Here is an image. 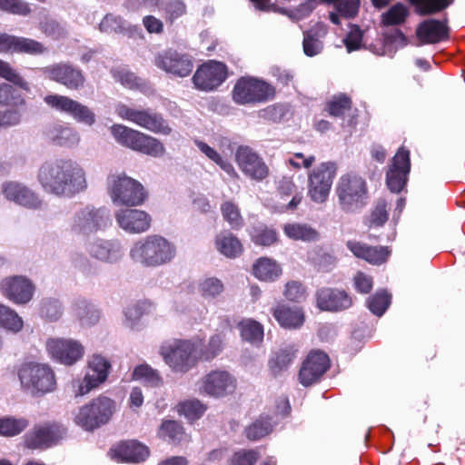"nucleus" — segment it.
<instances>
[{
  "label": "nucleus",
  "instance_id": "44",
  "mask_svg": "<svg viewBox=\"0 0 465 465\" xmlns=\"http://www.w3.org/2000/svg\"><path fill=\"white\" fill-rule=\"evenodd\" d=\"M415 9L416 14L421 16L438 14L450 5L454 0H407Z\"/></svg>",
  "mask_w": 465,
  "mask_h": 465
},
{
  "label": "nucleus",
  "instance_id": "59",
  "mask_svg": "<svg viewBox=\"0 0 465 465\" xmlns=\"http://www.w3.org/2000/svg\"><path fill=\"white\" fill-rule=\"evenodd\" d=\"M322 3L334 5L340 15L353 18L359 13L360 0H320Z\"/></svg>",
  "mask_w": 465,
  "mask_h": 465
},
{
  "label": "nucleus",
  "instance_id": "11",
  "mask_svg": "<svg viewBox=\"0 0 465 465\" xmlns=\"http://www.w3.org/2000/svg\"><path fill=\"white\" fill-rule=\"evenodd\" d=\"M336 172L335 163L325 162L309 173L308 194L312 202L322 203L328 199Z\"/></svg>",
  "mask_w": 465,
  "mask_h": 465
},
{
  "label": "nucleus",
  "instance_id": "6",
  "mask_svg": "<svg viewBox=\"0 0 465 465\" xmlns=\"http://www.w3.org/2000/svg\"><path fill=\"white\" fill-rule=\"evenodd\" d=\"M115 410V401L104 394H100L79 408L74 421L85 431H94L107 424Z\"/></svg>",
  "mask_w": 465,
  "mask_h": 465
},
{
  "label": "nucleus",
  "instance_id": "45",
  "mask_svg": "<svg viewBox=\"0 0 465 465\" xmlns=\"http://www.w3.org/2000/svg\"><path fill=\"white\" fill-rule=\"evenodd\" d=\"M242 340L251 343H258L263 340L262 325L252 319H243L237 325Z\"/></svg>",
  "mask_w": 465,
  "mask_h": 465
},
{
  "label": "nucleus",
  "instance_id": "30",
  "mask_svg": "<svg viewBox=\"0 0 465 465\" xmlns=\"http://www.w3.org/2000/svg\"><path fill=\"white\" fill-rule=\"evenodd\" d=\"M119 226L130 233H142L151 226V216L144 211L138 209H124L115 213Z\"/></svg>",
  "mask_w": 465,
  "mask_h": 465
},
{
  "label": "nucleus",
  "instance_id": "13",
  "mask_svg": "<svg viewBox=\"0 0 465 465\" xmlns=\"http://www.w3.org/2000/svg\"><path fill=\"white\" fill-rule=\"evenodd\" d=\"M228 77L227 65L216 60H209L198 66L193 75L196 89L212 92L217 89Z\"/></svg>",
  "mask_w": 465,
  "mask_h": 465
},
{
  "label": "nucleus",
  "instance_id": "7",
  "mask_svg": "<svg viewBox=\"0 0 465 465\" xmlns=\"http://www.w3.org/2000/svg\"><path fill=\"white\" fill-rule=\"evenodd\" d=\"M107 190L114 203L128 207L140 206L148 197L143 185L124 173L108 176Z\"/></svg>",
  "mask_w": 465,
  "mask_h": 465
},
{
  "label": "nucleus",
  "instance_id": "51",
  "mask_svg": "<svg viewBox=\"0 0 465 465\" xmlns=\"http://www.w3.org/2000/svg\"><path fill=\"white\" fill-rule=\"evenodd\" d=\"M351 106V97L345 94H339L326 103L325 109L331 116L341 117L350 111Z\"/></svg>",
  "mask_w": 465,
  "mask_h": 465
},
{
  "label": "nucleus",
  "instance_id": "5",
  "mask_svg": "<svg viewBox=\"0 0 465 465\" xmlns=\"http://www.w3.org/2000/svg\"><path fill=\"white\" fill-rule=\"evenodd\" d=\"M110 131L119 144L134 152L154 158L162 157L165 153V147L159 139L139 130L115 124L111 126Z\"/></svg>",
  "mask_w": 465,
  "mask_h": 465
},
{
  "label": "nucleus",
  "instance_id": "50",
  "mask_svg": "<svg viewBox=\"0 0 465 465\" xmlns=\"http://www.w3.org/2000/svg\"><path fill=\"white\" fill-rule=\"evenodd\" d=\"M184 434L183 425L179 421L173 420H163L158 430L160 438L168 439V440L173 443L181 442Z\"/></svg>",
  "mask_w": 465,
  "mask_h": 465
},
{
  "label": "nucleus",
  "instance_id": "35",
  "mask_svg": "<svg viewBox=\"0 0 465 465\" xmlns=\"http://www.w3.org/2000/svg\"><path fill=\"white\" fill-rule=\"evenodd\" d=\"M252 272L260 281L274 282L281 276L282 270L276 261L261 257L252 264Z\"/></svg>",
  "mask_w": 465,
  "mask_h": 465
},
{
  "label": "nucleus",
  "instance_id": "41",
  "mask_svg": "<svg viewBox=\"0 0 465 465\" xmlns=\"http://www.w3.org/2000/svg\"><path fill=\"white\" fill-rule=\"evenodd\" d=\"M51 141L59 146H74L80 141L78 133L71 126L57 125L48 132Z\"/></svg>",
  "mask_w": 465,
  "mask_h": 465
},
{
  "label": "nucleus",
  "instance_id": "46",
  "mask_svg": "<svg viewBox=\"0 0 465 465\" xmlns=\"http://www.w3.org/2000/svg\"><path fill=\"white\" fill-rule=\"evenodd\" d=\"M198 149L211 161L215 163L222 170L228 173L231 177H237L238 174L232 164L224 159L214 148L211 147L204 142L196 141Z\"/></svg>",
  "mask_w": 465,
  "mask_h": 465
},
{
  "label": "nucleus",
  "instance_id": "3",
  "mask_svg": "<svg viewBox=\"0 0 465 465\" xmlns=\"http://www.w3.org/2000/svg\"><path fill=\"white\" fill-rule=\"evenodd\" d=\"M21 389L33 397H43L56 389V376L47 363L25 361L17 369Z\"/></svg>",
  "mask_w": 465,
  "mask_h": 465
},
{
  "label": "nucleus",
  "instance_id": "17",
  "mask_svg": "<svg viewBox=\"0 0 465 465\" xmlns=\"http://www.w3.org/2000/svg\"><path fill=\"white\" fill-rule=\"evenodd\" d=\"M45 77L65 86L69 90H80L84 86V72L71 63H56L42 68Z\"/></svg>",
  "mask_w": 465,
  "mask_h": 465
},
{
  "label": "nucleus",
  "instance_id": "19",
  "mask_svg": "<svg viewBox=\"0 0 465 465\" xmlns=\"http://www.w3.org/2000/svg\"><path fill=\"white\" fill-rule=\"evenodd\" d=\"M46 349L56 361L71 366L81 360L84 354V346L72 339L51 338L46 341Z\"/></svg>",
  "mask_w": 465,
  "mask_h": 465
},
{
  "label": "nucleus",
  "instance_id": "26",
  "mask_svg": "<svg viewBox=\"0 0 465 465\" xmlns=\"http://www.w3.org/2000/svg\"><path fill=\"white\" fill-rule=\"evenodd\" d=\"M109 454L117 462L140 463L149 457L150 450L136 440H128L113 446Z\"/></svg>",
  "mask_w": 465,
  "mask_h": 465
},
{
  "label": "nucleus",
  "instance_id": "16",
  "mask_svg": "<svg viewBox=\"0 0 465 465\" xmlns=\"http://www.w3.org/2000/svg\"><path fill=\"white\" fill-rule=\"evenodd\" d=\"M45 103L51 108L71 115L75 121L86 125L95 123L94 113L86 105L66 95L48 94L44 98Z\"/></svg>",
  "mask_w": 465,
  "mask_h": 465
},
{
  "label": "nucleus",
  "instance_id": "40",
  "mask_svg": "<svg viewBox=\"0 0 465 465\" xmlns=\"http://www.w3.org/2000/svg\"><path fill=\"white\" fill-rule=\"evenodd\" d=\"M277 193L282 200L292 196L291 201L284 206L286 211L292 212L296 210L303 199L302 193L298 190L294 182L289 178H283L280 181Z\"/></svg>",
  "mask_w": 465,
  "mask_h": 465
},
{
  "label": "nucleus",
  "instance_id": "14",
  "mask_svg": "<svg viewBox=\"0 0 465 465\" xmlns=\"http://www.w3.org/2000/svg\"><path fill=\"white\" fill-rule=\"evenodd\" d=\"M154 64L174 77H187L193 69L192 55L175 49H166L159 53L154 59Z\"/></svg>",
  "mask_w": 465,
  "mask_h": 465
},
{
  "label": "nucleus",
  "instance_id": "29",
  "mask_svg": "<svg viewBox=\"0 0 465 465\" xmlns=\"http://www.w3.org/2000/svg\"><path fill=\"white\" fill-rule=\"evenodd\" d=\"M416 36L422 45H434L450 38V28L447 19H427L419 24L416 29Z\"/></svg>",
  "mask_w": 465,
  "mask_h": 465
},
{
  "label": "nucleus",
  "instance_id": "25",
  "mask_svg": "<svg viewBox=\"0 0 465 465\" xmlns=\"http://www.w3.org/2000/svg\"><path fill=\"white\" fill-rule=\"evenodd\" d=\"M89 371L84 375L78 389V395H85L106 381L111 363L104 357L94 354L88 361Z\"/></svg>",
  "mask_w": 465,
  "mask_h": 465
},
{
  "label": "nucleus",
  "instance_id": "12",
  "mask_svg": "<svg viewBox=\"0 0 465 465\" xmlns=\"http://www.w3.org/2000/svg\"><path fill=\"white\" fill-rule=\"evenodd\" d=\"M411 166V153L406 147L401 146L391 158L386 171V184L391 193H399L404 189Z\"/></svg>",
  "mask_w": 465,
  "mask_h": 465
},
{
  "label": "nucleus",
  "instance_id": "62",
  "mask_svg": "<svg viewBox=\"0 0 465 465\" xmlns=\"http://www.w3.org/2000/svg\"><path fill=\"white\" fill-rule=\"evenodd\" d=\"M223 219L232 229H239L243 223L239 207L232 201H226L221 205Z\"/></svg>",
  "mask_w": 465,
  "mask_h": 465
},
{
  "label": "nucleus",
  "instance_id": "42",
  "mask_svg": "<svg viewBox=\"0 0 465 465\" xmlns=\"http://www.w3.org/2000/svg\"><path fill=\"white\" fill-rule=\"evenodd\" d=\"M74 312L82 326H92L101 318V312L92 303L85 300H79L74 305Z\"/></svg>",
  "mask_w": 465,
  "mask_h": 465
},
{
  "label": "nucleus",
  "instance_id": "39",
  "mask_svg": "<svg viewBox=\"0 0 465 465\" xmlns=\"http://www.w3.org/2000/svg\"><path fill=\"white\" fill-rule=\"evenodd\" d=\"M283 232L287 237L294 241L316 242L320 238L319 232L307 223H286Z\"/></svg>",
  "mask_w": 465,
  "mask_h": 465
},
{
  "label": "nucleus",
  "instance_id": "60",
  "mask_svg": "<svg viewBox=\"0 0 465 465\" xmlns=\"http://www.w3.org/2000/svg\"><path fill=\"white\" fill-rule=\"evenodd\" d=\"M391 303V296L385 291H379L367 300L369 310L377 316H381Z\"/></svg>",
  "mask_w": 465,
  "mask_h": 465
},
{
  "label": "nucleus",
  "instance_id": "18",
  "mask_svg": "<svg viewBox=\"0 0 465 465\" xmlns=\"http://www.w3.org/2000/svg\"><path fill=\"white\" fill-rule=\"evenodd\" d=\"M235 162L248 178L262 182L269 176L270 170L264 160L251 147L241 145L235 153Z\"/></svg>",
  "mask_w": 465,
  "mask_h": 465
},
{
  "label": "nucleus",
  "instance_id": "21",
  "mask_svg": "<svg viewBox=\"0 0 465 465\" xmlns=\"http://www.w3.org/2000/svg\"><path fill=\"white\" fill-rule=\"evenodd\" d=\"M331 365L329 356L322 351H312L299 371V381L305 387L319 381Z\"/></svg>",
  "mask_w": 465,
  "mask_h": 465
},
{
  "label": "nucleus",
  "instance_id": "27",
  "mask_svg": "<svg viewBox=\"0 0 465 465\" xmlns=\"http://www.w3.org/2000/svg\"><path fill=\"white\" fill-rule=\"evenodd\" d=\"M5 198L29 209H40L43 202L34 191L18 182H5L2 185Z\"/></svg>",
  "mask_w": 465,
  "mask_h": 465
},
{
  "label": "nucleus",
  "instance_id": "48",
  "mask_svg": "<svg viewBox=\"0 0 465 465\" xmlns=\"http://www.w3.org/2000/svg\"><path fill=\"white\" fill-rule=\"evenodd\" d=\"M25 104L22 93L14 85L6 83L0 84V104L17 108Z\"/></svg>",
  "mask_w": 465,
  "mask_h": 465
},
{
  "label": "nucleus",
  "instance_id": "10",
  "mask_svg": "<svg viewBox=\"0 0 465 465\" xmlns=\"http://www.w3.org/2000/svg\"><path fill=\"white\" fill-rule=\"evenodd\" d=\"M115 113L123 120L131 122L153 134L169 135L172 128L162 114L151 109H139L130 107L124 104H119Z\"/></svg>",
  "mask_w": 465,
  "mask_h": 465
},
{
  "label": "nucleus",
  "instance_id": "4",
  "mask_svg": "<svg viewBox=\"0 0 465 465\" xmlns=\"http://www.w3.org/2000/svg\"><path fill=\"white\" fill-rule=\"evenodd\" d=\"M159 354L173 372L186 373L200 361L197 344L191 340L174 339L162 343Z\"/></svg>",
  "mask_w": 465,
  "mask_h": 465
},
{
  "label": "nucleus",
  "instance_id": "57",
  "mask_svg": "<svg viewBox=\"0 0 465 465\" xmlns=\"http://www.w3.org/2000/svg\"><path fill=\"white\" fill-rule=\"evenodd\" d=\"M0 77L22 90H29L28 82L8 62L2 59H0Z\"/></svg>",
  "mask_w": 465,
  "mask_h": 465
},
{
  "label": "nucleus",
  "instance_id": "15",
  "mask_svg": "<svg viewBox=\"0 0 465 465\" xmlns=\"http://www.w3.org/2000/svg\"><path fill=\"white\" fill-rule=\"evenodd\" d=\"M65 428L58 422H46L36 425L24 438L27 449H47L57 444L65 434Z\"/></svg>",
  "mask_w": 465,
  "mask_h": 465
},
{
  "label": "nucleus",
  "instance_id": "2",
  "mask_svg": "<svg viewBox=\"0 0 465 465\" xmlns=\"http://www.w3.org/2000/svg\"><path fill=\"white\" fill-rule=\"evenodd\" d=\"M175 246L160 235H149L134 242L130 250L131 259L143 267L155 268L173 261Z\"/></svg>",
  "mask_w": 465,
  "mask_h": 465
},
{
  "label": "nucleus",
  "instance_id": "56",
  "mask_svg": "<svg viewBox=\"0 0 465 465\" xmlns=\"http://www.w3.org/2000/svg\"><path fill=\"white\" fill-rule=\"evenodd\" d=\"M206 410V405L199 400L186 401L178 405L179 413L183 415L190 422L199 420Z\"/></svg>",
  "mask_w": 465,
  "mask_h": 465
},
{
  "label": "nucleus",
  "instance_id": "63",
  "mask_svg": "<svg viewBox=\"0 0 465 465\" xmlns=\"http://www.w3.org/2000/svg\"><path fill=\"white\" fill-rule=\"evenodd\" d=\"M112 74L118 82L127 88L139 89L143 85V80L127 69H113Z\"/></svg>",
  "mask_w": 465,
  "mask_h": 465
},
{
  "label": "nucleus",
  "instance_id": "32",
  "mask_svg": "<svg viewBox=\"0 0 465 465\" xmlns=\"http://www.w3.org/2000/svg\"><path fill=\"white\" fill-rule=\"evenodd\" d=\"M272 313L278 323L285 329H299L305 321L303 310L296 306L279 303L272 310Z\"/></svg>",
  "mask_w": 465,
  "mask_h": 465
},
{
  "label": "nucleus",
  "instance_id": "37",
  "mask_svg": "<svg viewBox=\"0 0 465 465\" xmlns=\"http://www.w3.org/2000/svg\"><path fill=\"white\" fill-rule=\"evenodd\" d=\"M215 245L217 250L228 258L239 257L243 252L241 241L232 232H221L216 236Z\"/></svg>",
  "mask_w": 465,
  "mask_h": 465
},
{
  "label": "nucleus",
  "instance_id": "23",
  "mask_svg": "<svg viewBox=\"0 0 465 465\" xmlns=\"http://www.w3.org/2000/svg\"><path fill=\"white\" fill-rule=\"evenodd\" d=\"M110 223V212L106 208L86 206L74 217V230L83 233L95 232Z\"/></svg>",
  "mask_w": 465,
  "mask_h": 465
},
{
  "label": "nucleus",
  "instance_id": "55",
  "mask_svg": "<svg viewBox=\"0 0 465 465\" xmlns=\"http://www.w3.org/2000/svg\"><path fill=\"white\" fill-rule=\"evenodd\" d=\"M154 310L155 305L153 302L150 300H141L128 306L124 314L128 321L136 322L143 316L153 313Z\"/></svg>",
  "mask_w": 465,
  "mask_h": 465
},
{
  "label": "nucleus",
  "instance_id": "61",
  "mask_svg": "<svg viewBox=\"0 0 465 465\" xmlns=\"http://www.w3.org/2000/svg\"><path fill=\"white\" fill-rule=\"evenodd\" d=\"M251 237L256 245L261 246H271L278 241L277 232L267 226L253 228Z\"/></svg>",
  "mask_w": 465,
  "mask_h": 465
},
{
  "label": "nucleus",
  "instance_id": "49",
  "mask_svg": "<svg viewBox=\"0 0 465 465\" xmlns=\"http://www.w3.org/2000/svg\"><path fill=\"white\" fill-rule=\"evenodd\" d=\"M132 377L134 380L142 381L152 387H158L163 384V379L158 371L146 363L136 366L133 371Z\"/></svg>",
  "mask_w": 465,
  "mask_h": 465
},
{
  "label": "nucleus",
  "instance_id": "8",
  "mask_svg": "<svg viewBox=\"0 0 465 465\" xmlns=\"http://www.w3.org/2000/svg\"><path fill=\"white\" fill-rule=\"evenodd\" d=\"M335 193L338 203L345 213H355L366 205L368 186L366 181L360 175L346 173L340 177Z\"/></svg>",
  "mask_w": 465,
  "mask_h": 465
},
{
  "label": "nucleus",
  "instance_id": "34",
  "mask_svg": "<svg viewBox=\"0 0 465 465\" xmlns=\"http://www.w3.org/2000/svg\"><path fill=\"white\" fill-rule=\"evenodd\" d=\"M90 254L101 261L116 262L122 257V248L118 242L98 240L89 248Z\"/></svg>",
  "mask_w": 465,
  "mask_h": 465
},
{
  "label": "nucleus",
  "instance_id": "20",
  "mask_svg": "<svg viewBox=\"0 0 465 465\" xmlns=\"http://www.w3.org/2000/svg\"><path fill=\"white\" fill-rule=\"evenodd\" d=\"M314 296L316 307L322 312H342L353 304L352 297L344 289L321 287L317 289Z\"/></svg>",
  "mask_w": 465,
  "mask_h": 465
},
{
  "label": "nucleus",
  "instance_id": "36",
  "mask_svg": "<svg viewBox=\"0 0 465 465\" xmlns=\"http://www.w3.org/2000/svg\"><path fill=\"white\" fill-rule=\"evenodd\" d=\"M309 261L319 272H329L337 264V257L333 250L322 246L316 247L309 256Z\"/></svg>",
  "mask_w": 465,
  "mask_h": 465
},
{
  "label": "nucleus",
  "instance_id": "58",
  "mask_svg": "<svg viewBox=\"0 0 465 465\" xmlns=\"http://www.w3.org/2000/svg\"><path fill=\"white\" fill-rule=\"evenodd\" d=\"M320 3H322L320 0H307L292 10H286L276 6L275 12L287 15L292 20L300 21L309 16Z\"/></svg>",
  "mask_w": 465,
  "mask_h": 465
},
{
  "label": "nucleus",
  "instance_id": "24",
  "mask_svg": "<svg viewBox=\"0 0 465 465\" xmlns=\"http://www.w3.org/2000/svg\"><path fill=\"white\" fill-rule=\"evenodd\" d=\"M35 289L32 281L21 275L5 277L0 282L3 295L15 304H25L30 302Z\"/></svg>",
  "mask_w": 465,
  "mask_h": 465
},
{
  "label": "nucleus",
  "instance_id": "33",
  "mask_svg": "<svg viewBox=\"0 0 465 465\" xmlns=\"http://www.w3.org/2000/svg\"><path fill=\"white\" fill-rule=\"evenodd\" d=\"M328 34V27L325 24L319 22L310 29L303 32L302 49L305 55L315 56L323 50L322 39Z\"/></svg>",
  "mask_w": 465,
  "mask_h": 465
},
{
  "label": "nucleus",
  "instance_id": "53",
  "mask_svg": "<svg viewBox=\"0 0 465 465\" xmlns=\"http://www.w3.org/2000/svg\"><path fill=\"white\" fill-rule=\"evenodd\" d=\"M24 325L22 318L9 307L0 303V327L18 332Z\"/></svg>",
  "mask_w": 465,
  "mask_h": 465
},
{
  "label": "nucleus",
  "instance_id": "28",
  "mask_svg": "<svg viewBox=\"0 0 465 465\" xmlns=\"http://www.w3.org/2000/svg\"><path fill=\"white\" fill-rule=\"evenodd\" d=\"M222 329L217 330L215 333L212 334L208 339V342L198 351L200 361H212L225 349L226 334L232 331V326L230 318L227 316L222 318Z\"/></svg>",
  "mask_w": 465,
  "mask_h": 465
},
{
  "label": "nucleus",
  "instance_id": "22",
  "mask_svg": "<svg viewBox=\"0 0 465 465\" xmlns=\"http://www.w3.org/2000/svg\"><path fill=\"white\" fill-rule=\"evenodd\" d=\"M236 388V380L228 371H211L202 378L200 391L210 397L223 398L232 393Z\"/></svg>",
  "mask_w": 465,
  "mask_h": 465
},
{
  "label": "nucleus",
  "instance_id": "38",
  "mask_svg": "<svg viewBox=\"0 0 465 465\" xmlns=\"http://www.w3.org/2000/svg\"><path fill=\"white\" fill-rule=\"evenodd\" d=\"M272 430V418L262 414L244 429V435L249 440L257 441L271 434Z\"/></svg>",
  "mask_w": 465,
  "mask_h": 465
},
{
  "label": "nucleus",
  "instance_id": "64",
  "mask_svg": "<svg viewBox=\"0 0 465 465\" xmlns=\"http://www.w3.org/2000/svg\"><path fill=\"white\" fill-rule=\"evenodd\" d=\"M260 458L256 450H239L235 451L231 460V465H254Z\"/></svg>",
  "mask_w": 465,
  "mask_h": 465
},
{
  "label": "nucleus",
  "instance_id": "54",
  "mask_svg": "<svg viewBox=\"0 0 465 465\" xmlns=\"http://www.w3.org/2000/svg\"><path fill=\"white\" fill-rule=\"evenodd\" d=\"M47 52V47L41 42L25 36H18L16 53L28 55H41Z\"/></svg>",
  "mask_w": 465,
  "mask_h": 465
},
{
  "label": "nucleus",
  "instance_id": "43",
  "mask_svg": "<svg viewBox=\"0 0 465 465\" xmlns=\"http://www.w3.org/2000/svg\"><path fill=\"white\" fill-rule=\"evenodd\" d=\"M296 351L289 346L280 349L269 361V367L272 374L276 377L282 371H286L295 359Z\"/></svg>",
  "mask_w": 465,
  "mask_h": 465
},
{
  "label": "nucleus",
  "instance_id": "52",
  "mask_svg": "<svg viewBox=\"0 0 465 465\" xmlns=\"http://www.w3.org/2000/svg\"><path fill=\"white\" fill-rule=\"evenodd\" d=\"M408 16L407 7L401 3H397L381 15V24L384 26L400 25L405 23Z\"/></svg>",
  "mask_w": 465,
  "mask_h": 465
},
{
  "label": "nucleus",
  "instance_id": "9",
  "mask_svg": "<svg viewBox=\"0 0 465 465\" xmlns=\"http://www.w3.org/2000/svg\"><path fill=\"white\" fill-rule=\"evenodd\" d=\"M275 87L264 80L252 77H240L232 89V97L240 105L266 103L274 98Z\"/></svg>",
  "mask_w": 465,
  "mask_h": 465
},
{
  "label": "nucleus",
  "instance_id": "31",
  "mask_svg": "<svg viewBox=\"0 0 465 465\" xmlns=\"http://www.w3.org/2000/svg\"><path fill=\"white\" fill-rule=\"evenodd\" d=\"M346 246L355 257L372 265L385 263L391 253V250L388 246H371L354 240L348 241Z\"/></svg>",
  "mask_w": 465,
  "mask_h": 465
},
{
  "label": "nucleus",
  "instance_id": "1",
  "mask_svg": "<svg viewBox=\"0 0 465 465\" xmlns=\"http://www.w3.org/2000/svg\"><path fill=\"white\" fill-rule=\"evenodd\" d=\"M37 178L45 191L56 196L73 197L87 188L84 169L72 159L45 162Z\"/></svg>",
  "mask_w": 465,
  "mask_h": 465
},
{
  "label": "nucleus",
  "instance_id": "47",
  "mask_svg": "<svg viewBox=\"0 0 465 465\" xmlns=\"http://www.w3.org/2000/svg\"><path fill=\"white\" fill-rule=\"evenodd\" d=\"M29 426V420L25 418L5 416L0 418V435L4 437H15L22 433Z\"/></svg>",
  "mask_w": 465,
  "mask_h": 465
}]
</instances>
